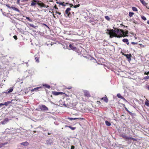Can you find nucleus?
<instances>
[{
  "label": "nucleus",
  "instance_id": "1",
  "mask_svg": "<svg viewBox=\"0 0 149 149\" xmlns=\"http://www.w3.org/2000/svg\"><path fill=\"white\" fill-rule=\"evenodd\" d=\"M107 32L106 33L110 35V38H112L114 37L117 38H120L122 37H125L123 36V31L117 29L109 30L107 29Z\"/></svg>",
  "mask_w": 149,
  "mask_h": 149
},
{
  "label": "nucleus",
  "instance_id": "2",
  "mask_svg": "<svg viewBox=\"0 0 149 149\" xmlns=\"http://www.w3.org/2000/svg\"><path fill=\"white\" fill-rule=\"evenodd\" d=\"M120 136L126 139V140L131 139L134 141H137V139H136L134 138L131 137L127 136H126L125 134H120Z\"/></svg>",
  "mask_w": 149,
  "mask_h": 149
},
{
  "label": "nucleus",
  "instance_id": "3",
  "mask_svg": "<svg viewBox=\"0 0 149 149\" xmlns=\"http://www.w3.org/2000/svg\"><path fill=\"white\" fill-rule=\"evenodd\" d=\"M36 3L37 4V5L41 8L46 7L45 4L40 0H37V3Z\"/></svg>",
  "mask_w": 149,
  "mask_h": 149
},
{
  "label": "nucleus",
  "instance_id": "4",
  "mask_svg": "<svg viewBox=\"0 0 149 149\" xmlns=\"http://www.w3.org/2000/svg\"><path fill=\"white\" fill-rule=\"evenodd\" d=\"M71 10V8H68L66 9V10L65 11L64 13V15L66 17H69L70 15H71L70 13L69 12L70 10Z\"/></svg>",
  "mask_w": 149,
  "mask_h": 149
},
{
  "label": "nucleus",
  "instance_id": "5",
  "mask_svg": "<svg viewBox=\"0 0 149 149\" xmlns=\"http://www.w3.org/2000/svg\"><path fill=\"white\" fill-rule=\"evenodd\" d=\"M39 108L42 111H47L48 110V108L45 105H40L39 106Z\"/></svg>",
  "mask_w": 149,
  "mask_h": 149
},
{
  "label": "nucleus",
  "instance_id": "6",
  "mask_svg": "<svg viewBox=\"0 0 149 149\" xmlns=\"http://www.w3.org/2000/svg\"><path fill=\"white\" fill-rule=\"evenodd\" d=\"M123 55L126 57L128 59V60L129 61H130L131 60V57H132V55L131 54H123Z\"/></svg>",
  "mask_w": 149,
  "mask_h": 149
},
{
  "label": "nucleus",
  "instance_id": "7",
  "mask_svg": "<svg viewBox=\"0 0 149 149\" xmlns=\"http://www.w3.org/2000/svg\"><path fill=\"white\" fill-rule=\"evenodd\" d=\"M9 119L7 118H6L3 119V121L1 122V123L3 125H5L9 121Z\"/></svg>",
  "mask_w": 149,
  "mask_h": 149
},
{
  "label": "nucleus",
  "instance_id": "8",
  "mask_svg": "<svg viewBox=\"0 0 149 149\" xmlns=\"http://www.w3.org/2000/svg\"><path fill=\"white\" fill-rule=\"evenodd\" d=\"M69 47L70 48L69 49H72L73 50H77V48L76 47L73 46L72 45L70 44L69 45Z\"/></svg>",
  "mask_w": 149,
  "mask_h": 149
},
{
  "label": "nucleus",
  "instance_id": "9",
  "mask_svg": "<svg viewBox=\"0 0 149 149\" xmlns=\"http://www.w3.org/2000/svg\"><path fill=\"white\" fill-rule=\"evenodd\" d=\"M63 93L62 92H56V91H53L52 94L55 95H57L60 94H62Z\"/></svg>",
  "mask_w": 149,
  "mask_h": 149
},
{
  "label": "nucleus",
  "instance_id": "10",
  "mask_svg": "<svg viewBox=\"0 0 149 149\" xmlns=\"http://www.w3.org/2000/svg\"><path fill=\"white\" fill-rule=\"evenodd\" d=\"M122 41L125 43H126L127 45H129V42L128 40L127 39L125 38L124 39L122 40Z\"/></svg>",
  "mask_w": 149,
  "mask_h": 149
},
{
  "label": "nucleus",
  "instance_id": "11",
  "mask_svg": "<svg viewBox=\"0 0 149 149\" xmlns=\"http://www.w3.org/2000/svg\"><path fill=\"white\" fill-rule=\"evenodd\" d=\"M84 94L85 96L88 97L90 96L89 93L86 91H84Z\"/></svg>",
  "mask_w": 149,
  "mask_h": 149
},
{
  "label": "nucleus",
  "instance_id": "12",
  "mask_svg": "<svg viewBox=\"0 0 149 149\" xmlns=\"http://www.w3.org/2000/svg\"><path fill=\"white\" fill-rule=\"evenodd\" d=\"M29 143L27 141H25L24 142L21 143L20 144L24 146H26L29 145Z\"/></svg>",
  "mask_w": 149,
  "mask_h": 149
},
{
  "label": "nucleus",
  "instance_id": "13",
  "mask_svg": "<svg viewBox=\"0 0 149 149\" xmlns=\"http://www.w3.org/2000/svg\"><path fill=\"white\" fill-rule=\"evenodd\" d=\"M42 88V87H39L36 88L34 89H33L31 90V91L33 92L34 91H36L39 90V89L41 88Z\"/></svg>",
  "mask_w": 149,
  "mask_h": 149
},
{
  "label": "nucleus",
  "instance_id": "14",
  "mask_svg": "<svg viewBox=\"0 0 149 149\" xmlns=\"http://www.w3.org/2000/svg\"><path fill=\"white\" fill-rule=\"evenodd\" d=\"M46 143L48 145H51L52 143V141L51 140L49 139L46 141Z\"/></svg>",
  "mask_w": 149,
  "mask_h": 149
},
{
  "label": "nucleus",
  "instance_id": "15",
  "mask_svg": "<svg viewBox=\"0 0 149 149\" xmlns=\"http://www.w3.org/2000/svg\"><path fill=\"white\" fill-rule=\"evenodd\" d=\"M142 4L144 6L147 5V3L144 0H139Z\"/></svg>",
  "mask_w": 149,
  "mask_h": 149
},
{
  "label": "nucleus",
  "instance_id": "16",
  "mask_svg": "<svg viewBox=\"0 0 149 149\" xmlns=\"http://www.w3.org/2000/svg\"><path fill=\"white\" fill-rule=\"evenodd\" d=\"M102 100H103L106 102H108V99L107 97H104L102 98Z\"/></svg>",
  "mask_w": 149,
  "mask_h": 149
},
{
  "label": "nucleus",
  "instance_id": "17",
  "mask_svg": "<svg viewBox=\"0 0 149 149\" xmlns=\"http://www.w3.org/2000/svg\"><path fill=\"white\" fill-rule=\"evenodd\" d=\"M105 123L107 126H109L111 125V123L107 120H106L105 121Z\"/></svg>",
  "mask_w": 149,
  "mask_h": 149
},
{
  "label": "nucleus",
  "instance_id": "18",
  "mask_svg": "<svg viewBox=\"0 0 149 149\" xmlns=\"http://www.w3.org/2000/svg\"><path fill=\"white\" fill-rule=\"evenodd\" d=\"M43 86H45L46 88H50V86L48 85L47 84H43Z\"/></svg>",
  "mask_w": 149,
  "mask_h": 149
},
{
  "label": "nucleus",
  "instance_id": "19",
  "mask_svg": "<svg viewBox=\"0 0 149 149\" xmlns=\"http://www.w3.org/2000/svg\"><path fill=\"white\" fill-rule=\"evenodd\" d=\"M11 8L13 9L14 10H15L16 11H17L18 12H19V10L17 9V8L15 7H11Z\"/></svg>",
  "mask_w": 149,
  "mask_h": 149
},
{
  "label": "nucleus",
  "instance_id": "20",
  "mask_svg": "<svg viewBox=\"0 0 149 149\" xmlns=\"http://www.w3.org/2000/svg\"><path fill=\"white\" fill-rule=\"evenodd\" d=\"M79 118H70L68 117V119H69L71 120H75L76 119H79Z\"/></svg>",
  "mask_w": 149,
  "mask_h": 149
},
{
  "label": "nucleus",
  "instance_id": "21",
  "mask_svg": "<svg viewBox=\"0 0 149 149\" xmlns=\"http://www.w3.org/2000/svg\"><path fill=\"white\" fill-rule=\"evenodd\" d=\"M13 88H10L8 89V92H6V93H9L13 91ZM6 93V92H5Z\"/></svg>",
  "mask_w": 149,
  "mask_h": 149
},
{
  "label": "nucleus",
  "instance_id": "22",
  "mask_svg": "<svg viewBox=\"0 0 149 149\" xmlns=\"http://www.w3.org/2000/svg\"><path fill=\"white\" fill-rule=\"evenodd\" d=\"M37 5V4L36 3H34V2H33L32 1H31V3L30 6H31L33 7L35 6L36 5Z\"/></svg>",
  "mask_w": 149,
  "mask_h": 149
},
{
  "label": "nucleus",
  "instance_id": "23",
  "mask_svg": "<svg viewBox=\"0 0 149 149\" xmlns=\"http://www.w3.org/2000/svg\"><path fill=\"white\" fill-rule=\"evenodd\" d=\"M127 112H128V113L130 114L132 116H134L135 115V113H132L131 112H130L129 110H127Z\"/></svg>",
  "mask_w": 149,
  "mask_h": 149
},
{
  "label": "nucleus",
  "instance_id": "24",
  "mask_svg": "<svg viewBox=\"0 0 149 149\" xmlns=\"http://www.w3.org/2000/svg\"><path fill=\"white\" fill-rule=\"evenodd\" d=\"M35 60H36V62L37 63H39V57H35Z\"/></svg>",
  "mask_w": 149,
  "mask_h": 149
},
{
  "label": "nucleus",
  "instance_id": "25",
  "mask_svg": "<svg viewBox=\"0 0 149 149\" xmlns=\"http://www.w3.org/2000/svg\"><path fill=\"white\" fill-rule=\"evenodd\" d=\"M11 103V102L10 101H8L7 102H5L4 103V105H5L6 106H7L8 104H10Z\"/></svg>",
  "mask_w": 149,
  "mask_h": 149
},
{
  "label": "nucleus",
  "instance_id": "26",
  "mask_svg": "<svg viewBox=\"0 0 149 149\" xmlns=\"http://www.w3.org/2000/svg\"><path fill=\"white\" fill-rule=\"evenodd\" d=\"M145 104L147 106H149V101L148 100H147L145 102Z\"/></svg>",
  "mask_w": 149,
  "mask_h": 149
},
{
  "label": "nucleus",
  "instance_id": "27",
  "mask_svg": "<svg viewBox=\"0 0 149 149\" xmlns=\"http://www.w3.org/2000/svg\"><path fill=\"white\" fill-rule=\"evenodd\" d=\"M26 19L28 20L29 22H33V20H32V19H30L29 17H25Z\"/></svg>",
  "mask_w": 149,
  "mask_h": 149
},
{
  "label": "nucleus",
  "instance_id": "28",
  "mask_svg": "<svg viewBox=\"0 0 149 149\" xmlns=\"http://www.w3.org/2000/svg\"><path fill=\"white\" fill-rule=\"evenodd\" d=\"M123 36H125V37L126 36V35L128 33V31H127L125 32L123 31Z\"/></svg>",
  "mask_w": 149,
  "mask_h": 149
},
{
  "label": "nucleus",
  "instance_id": "29",
  "mask_svg": "<svg viewBox=\"0 0 149 149\" xmlns=\"http://www.w3.org/2000/svg\"><path fill=\"white\" fill-rule=\"evenodd\" d=\"M132 9L134 11H137V9L135 7H132Z\"/></svg>",
  "mask_w": 149,
  "mask_h": 149
},
{
  "label": "nucleus",
  "instance_id": "30",
  "mask_svg": "<svg viewBox=\"0 0 149 149\" xmlns=\"http://www.w3.org/2000/svg\"><path fill=\"white\" fill-rule=\"evenodd\" d=\"M105 18L108 21L110 20V19L108 16H105Z\"/></svg>",
  "mask_w": 149,
  "mask_h": 149
},
{
  "label": "nucleus",
  "instance_id": "31",
  "mask_svg": "<svg viewBox=\"0 0 149 149\" xmlns=\"http://www.w3.org/2000/svg\"><path fill=\"white\" fill-rule=\"evenodd\" d=\"M134 13L133 12H130L129 13V16L130 17L132 16L134 14Z\"/></svg>",
  "mask_w": 149,
  "mask_h": 149
},
{
  "label": "nucleus",
  "instance_id": "32",
  "mask_svg": "<svg viewBox=\"0 0 149 149\" xmlns=\"http://www.w3.org/2000/svg\"><path fill=\"white\" fill-rule=\"evenodd\" d=\"M117 96L119 98H121L122 97V96L121 95L119 94V93H118L117 94Z\"/></svg>",
  "mask_w": 149,
  "mask_h": 149
},
{
  "label": "nucleus",
  "instance_id": "33",
  "mask_svg": "<svg viewBox=\"0 0 149 149\" xmlns=\"http://www.w3.org/2000/svg\"><path fill=\"white\" fill-rule=\"evenodd\" d=\"M68 127L70 128L71 129L73 130H75L76 129L75 127H72L71 126H69V127Z\"/></svg>",
  "mask_w": 149,
  "mask_h": 149
},
{
  "label": "nucleus",
  "instance_id": "34",
  "mask_svg": "<svg viewBox=\"0 0 149 149\" xmlns=\"http://www.w3.org/2000/svg\"><path fill=\"white\" fill-rule=\"evenodd\" d=\"M141 18L144 20H146V18L143 16H142L141 17Z\"/></svg>",
  "mask_w": 149,
  "mask_h": 149
},
{
  "label": "nucleus",
  "instance_id": "35",
  "mask_svg": "<svg viewBox=\"0 0 149 149\" xmlns=\"http://www.w3.org/2000/svg\"><path fill=\"white\" fill-rule=\"evenodd\" d=\"M29 25L32 27H33L34 28H36V26H35L33 24H29Z\"/></svg>",
  "mask_w": 149,
  "mask_h": 149
},
{
  "label": "nucleus",
  "instance_id": "36",
  "mask_svg": "<svg viewBox=\"0 0 149 149\" xmlns=\"http://www.w3.org/2000/svg\"><path fill=\"white\" fill-rule=\"evenodd\" d=\"M64 2H63V3L61 2V3H59V4L60 5H62V6H65V5L64 4Z\"/></svg>",
  "mask_w": 149,
  "mask_h": 149
},
{
  "label": "nucleus",
  "instance_id": "37",
  "mask_svg": "<svg viewBox=\"0 0 149 149\" xmlns=\"http://www.w3.org/2000/svg\"><path fill=\"white\" fill-rule=\"evenodd\" d=\"M143 79H149V76H146L144 77Z\"/></svg>",
  "mask_w": 149,
  "mask_h": 149
},
{
  "label": "nucleus",
  "instance_id": "38",
  "mask_svg": "<svg viewBox=\"0 0 149 149\" xmlns=\"http://www.w3.org/2000/svg\"><path fill=\"white\" fill-rule=\"evenodd\" d=\"M131 43L132 44V45H137V42H131Z\"/></svg>",
  "mask_w": 149,
  "mask_h": 149
},
{
  "label": "nucleus",
  "instance_id": "39",
  "mask_svg": "<svg viewBox=\"0 0 149 149\" xmlns=\"http://www.w3.org/2000/svg\"><path fill=\"white\" fill-rule=\"evenodd\" d=\"M80 5L79 4H78V5H75V6H74V8H77V7H79Z\"/></svg>",
  "mask_w": 149,
  "mask_h": 149
},
{
  "label": "nucleus",
  "instance_id": "40",
  "mask_svg": "<svg viewBox=\"0 0 149 149\" xmlns=\"http://www.w3.org/2000/svg\"><path fill=\"white\" fill-rule=\"evenodd\" d=\"M13 38L15 40H17V37L15 35L13 36Z\"/></svg>",
  "mask_w": 149,
  "mask_h": 149
},
{
  "label": "nucleus",
  "instance_id": "41",
  "mask_svg": "<svg viewBox=\"0 0 149 149\" xmlns=\"http://www.w3.org/2000/svg\"><path fill=\"white\" fill-rule=\"evenodd\" d=\"M6 6L8 8H11V7H10L9 6V5L8 4H6Z\"/></svg>",
  "mask_w": 149,
  "mask_h": 149
},
{
  "label": "nucleus",
  "instance_id": "42",
  "mask_svg": "<svg viewBox=\"0 0 149 149\" xmlns=\"http://www.w3.org/2000/svg\"><path fill=\"white\" fill-rule=\"evenodd\" d=\"M121 99H123L124 100V101H125L126 102H127V101L123 97H122V98Z\"/></svg>",
  "mask_w": 149,
  "mask_h": 149
},
{
  "label": "nucleus",
  "instance_id": "43",
  "mask_svg": "<svg viewBox=\"0 0 149 149\" xmlns=\"http://www.w3.org/2000/svg\"><path fill=\"white\" fill-rule=\"evenodd\" d=\"M37 1V0H32L31 1H32L33 2H34V3H36Z\"/></svg>",
  "mask_w": 149,
  "mask_h": 149
},
{
  "label": "nucleus",
  "instance_id": "44",
  "mask_svg": "<svg viewBox=\"0 0 149 149\" xmlns=\"http://www.w3.org/2000/svg\"><path fill=\"white\" fill-rule=\"evenodd\" d=\"M74 147L73 146H72L71 149H74Z\"/></svg>",
  "mask_w": 149,
  "mask_h": 149
},
{
  "label": "nucleus",
  "instance_id": "45",
  "mask_svg": "<svg viewBox=\"0 0 149 149\" xmlns=\"http://www.w3.org/2000/svg\"><path fill=\"white\" fill-rule=\"evenodd\" d=\"M149 74V71L147 72H145L144 73L145 74L148 75Z\"/></svg>",
  "mask_w": 149,
  "mask_h": 149
},
{
  "label": "nucleus",
  "instance_id": "46",
  "mask_svg": "<svg viewBox=\"0 0 149 149\" xmlns=\"http://www.w3.org/2000/svg\"><path fill=\"white\" fill-rule=\"evenodd\" d=\"M17 0V4H19V1H20V0Z\"/></svg>",
  "mask_w": 149,
  "mask_h": 149
},
{
  "label": "nucleus",
  "instance_id": "47",
  "mask_svg": "<svg viewBox=\"0 0 149 149\" xmlns=\"http://www.w3.org/2000/svg\"><path fill=\"white\" fill-rule=\"evenodd\" d=\"M28 0H22V1H21L22 2H24L27 1Z\"/></svg>",
  "mask_w": 149,
  "mask_h": 149
},
{
  "label": "nucleus",
  "instance_id": "48",
  "mask_svg": "<svg viewBox=\"0 0 149 149\" xmlns=\"http://www.w3.org/2000/svg\"><path fill=\"white\" fill-rule=\"evenodd\" d=\"M2 144H3V146L4 145H6L7 144V143L6 142V143H1Z\"/></svg>",
  "mask_w": 149,
  "mask_h": 149
},
{
  "label": "nucleus",
  "instance_id": "49",
  "mask_svg": "<svg viewBox=\"0 0 149 149\" xmlns=\"http://www.w3.org/2000/svg\"><path fill=\"white\" fill-rule=\"evenodd\" d=\"M4 105V104L1 103L0 104V107Z\"/></svg>",
  "mask_w": 149,
  "mask_h": 149
},
{
  "label": "nucleus",
  "instance_id": "50",
  "mask_svg": "<svg viewBox=\"0 0 149 149\" xmlns=\"http://www.w3.org/2000/svg\"><path fill=\"white\" fill-rule=\"evenodd\" d=\"M3 146V144L1 143H0V148Z\"/></svg>",
  "mask_w": 149,
  "mask_h": 149
},
{
  "label": "nucleus",
  "instance_id": "51",
  "mask_svg": "<svg viewBox=\"0 0 149 149\" xmlns=\"http://www.w3.org/2000/svg\"><path fill=\"white\" fill-rule=\"evenodd\" d=\"M79 119L78 120H83L84 119V118H79Z\"/></svg>",
  "mask_w": 149,
  "mask_h": 149
},
{
  "label": "nucleus",
  "instance_id": "52",
  "mask_svg": "<svg viewBox=\"0 0 149 149\" xmlns=\"http://www.w3.org/2000/svg\"><path fill=\"white\" fill-rule=\"evenodd\" d=\"M72 88L71 87H69L68 88H67L68 89H70Z\"/></svg>",
  "mask_w": 149,
  "mask_h": 149
},
{
  "label": "nucleus",
  "instance_id": "53",
  "mask_svg": "<svg viewBox=\"0 0 149 149\" xmlns=\"http://www.w3.org/2000/svg\"><path fill=\"white\" fill-rule=\"evenodd\" d=\"M70 7H72L73 6V5L72 4H70Z\"/></svg>",
  "mask_w": 149,
  "mask_h": 149
},
{
  "label": "nucleus",
  "instance_id": "54",
  "mask_svg": "<svg viewBox=\"0 0 149 149\" xmlns=\"http://www.w3.org/2000/svg\"><path fill=\"white\" fill-rule=\"evenodd\" d=\"M56 13L58 14L59 15H60L61 14V13H59V12H56Z\"/></svg>",
  "mask_w": 149,
  "mask_h": 149
},
{
  "label": "nucleus",
  "instance_id": "55",
  "mask_svg": "<svg viewBox=\"0 0 149 149\" xmlns=\"http://www.w3.org/2000/svg\"><path fill=\"white\" fill-rule=\"evenodd\" d=\"M69 126H68L67 125H65V127H69Z\"/></svg>",
  "mask_w": 149,
  "mask_h": 149
},
{
  "label": "nucleus",
  "instance_id": "56",
  "mask_svg": "<svg viewBox=\"0 0 149 149\" xmlns=\"http://www.w3.org/2000/svg\"><path fill=\"white\" fill-rule=\"evenodd\" d=\"M2 13L4 15V14L5 13V12H2Z\"/></svg>",
  "mask_w": 149,
  "mask_h": 149
},
{
  "label": "nucleus",
  "instance_id": "57",
  "mask_svg": "<svg viewBox=\"0 0 149 149\" xmlns=\"http://www.w3.org/2000/svg\"><path fill=\"white\" fill-rule=\"evenodd\" d=\"M125 109L127 111V110H128V109H127V108H125Z\"/></svg>",
  "mask_w": 149,
  "mask_h": 149
},
{
  "label": "nucleus",
  "instance_id": "58",
  "mask_svg": "<svg viewBox=\"0 0 149 149\" xmlns=\"http://www.w3.org/2000/svg\"><path fill=\"white\" fill-rule=\"evenodd\" d=\"M147 88L148 90H149V86H148L147 87Z\"/></svg>",
  "mask_w": 149,
  "mask_h": 149
},
{
  "label": "nucleus",
  "instance_id": "59",
  "mask_svg": "<svg viewBox=\"0 0 149 149\" xmlns=\"http://www.w3.org/2000/svg\"><path fill=\"white\" fill-rule=\"evenodd\" d=\"M147 23L149 24V20H148L147 22Z\"/></svg>",
  "mask_w": 149,
  "mask_h": 149
},
{
  "label": "nucleus",
  "instance_id": "60",
  "mask_svg": "<svg viewBox=\"0 0 149 149\" xmlns=\"http://www.w3.org/2000/svg\"><path fill=\"white\" fill-rule=\"evenodd\" d=\"M97 102L98 103H100L101 102H100V101H97Z\"/></svg>",
  "mask_w": 149,
  "mask_h": 149
},
{
  "label": "nucleus",
  "instance_id": "61",
  "mask_svg": "<svg viewBox=\"0 0 149 149\" xmlns=\"http://www.w3.org/2000/svg\"><path fill=\"white\" fill-rule=\"evenodd\" d=\"M48 135H50V133H48Z\"/></svg>",
  "mask_w": 149,
  "mask_h": 149
},
{
  "label": "nucleus",
  "instance_id": "62",
  "mask_svg": "<svg viewBox=\"0 0 149 149\" xmlns=\"http://www.w3.org/2000/svg\"><path fill=\"white\" fill-rule=\"evenodd\" d=\"M1 12H3V11H2V9H1Z\"/></svg>",
  "mask_w": 149,
  "mask_h": 149
},
{
  "label": "nucleus",
  "instance_id": "63",
  "mask_svg": "<svg viewBox=\"0 0 149 149\" xmlns=\"http://www.w3.org/2000/svg\"><path fill=\"white\" fill-rule=\"evenodd\" d=\"M63 105H64V106H65V104H63Z\"/></svg>",
  "mask_w": 149,
  "mask_h": 149
},
{
  "label": "nucleus",
  "instance_id": "64",
  "mask_svg": "<svg viewBox=\"0 0 149 149\" xmlns=\"http://www.w3.org/2000/svg\"><path fill=\"white\" fill-rule=\"evenodd\" d=\"M146 8H148V9H149V8H148V7H146Z\"/></svg>",
  "mask_w": 149,
  "mask_h": 149
}]
</instances>
